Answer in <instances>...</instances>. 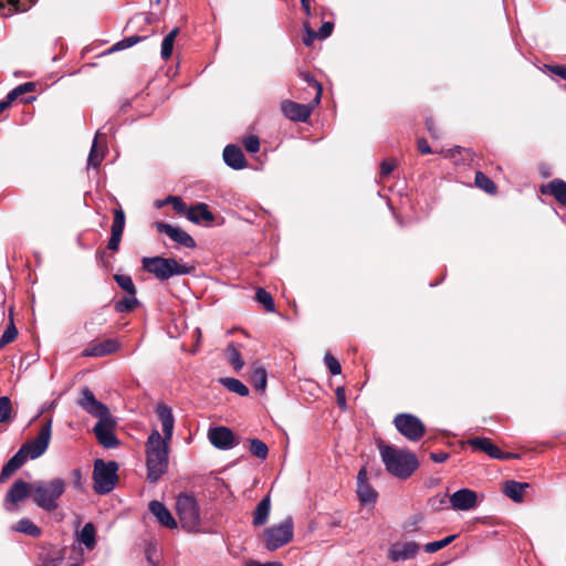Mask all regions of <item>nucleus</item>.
Wrapping results in <instances>:
<instances>
[{"label":"nucleus","instance_id":"6ab92c4d","mask_svg":"<svg viewBox=\"0 0 566 566\" xmlns=\"http://www.w3.org/2000/svg\"><path fill=\"white\" fill-rule=\"evenodd\" d=\"M119 343L116 339L109 338L99 343H92L83 352L85 357H103L111 355L119 349Z\"/></svg>","mask_w":566,"mask_h":566},{"label":"nucleus","instance_id":"864d4df0","mask_svg":"<svg viewBox=\"0 0 566 566\" xmlns=\"http://www.w3.org/2000/svg\"><path fill=\"white\" fill-rule=\"evenodd\" d=\"M545 69L548 70L551 73H553L566 81V66L565 65L545 64ZM564 90L566 91V84L564 85Z\"/></svg>","mask_w":566,"mask_h":566},{"label":"nucleus","instance_id":"b1692460","mask_svg":"<svg viewBox=\"0 0 566 566\" xmlns=\"http://www.w3.org/2000/svg\"><path fill=\"white\" fill-rule=\"evenodd\" d=\"M36 0H0V14L8 17L28 11Z\"/></svg>","mask_w":566,"mask_h":566},{"label":"nucleus","instance_id":"4468645a","mask_svg":"<svg viewBox=\"0 0 566 566\" xmlns=\"http://www.w3.org/2000/svg\"><path fill=\"white\" fill-rule=\"evenodd\" d=\"M208 438L210 443L220 450H229L235 446L234 436L227 427H216L210 429Z\"/></svg>","mask_w":566,"mask_h":566},{"label":"nucleus","instance_id":"4c0bfd02","mask_svg":"<svg viewBox=\"0 0 566 566\" xmlns=\"http://www.w3.org/2000/svg\"><path fill=\"white\" fill-rule=\"evenodd\" d=\"M457 537H458V534H452V535H449L440 541L427 543L424 545V551L430 554L436 553V552L444 548L449 544H451Z\"/></svg>","mask_w":566,"mask_h":566},{"label":"nucleus","instance_id":"bf43d9fd","mask_svg":"<svg viewBox=\"0 0 566 566\" xmlns=\"http://www.w3.org/2000/svg\"><path fill=\"white\" fill-rule=\"evenodd\" d=\"M396 167V164L391 160H384L381 164H380V176L381 177H387L389 176L392 170L395 169Z\"/></svg>","mask_w":566,"mask_h":566},{"label":"nucleus","instance_id":"6e6d98bb","mask_svg":"<svg viewBox=\"0 0 566 566\" xmlns=\"http://www.w3.org/2000/svg\"><path fill=\"white\" fill-rule=\"evenodd\" d=\"M333 29H334L333 22H329V21L324 22L322 24V27L319 28V30L317 31L318 39H321V40L327 39L332 34Z\"/></svg>","mask_w":566,"mask_h":566},{"label":"nucleus","instance_id":"cd10ccee","mask_svg":"<svg viewBox=\"0 0 566 566\" xmlns=\"http://www.w3.org/2000/svg\"><path fill=\"white\" fill-rule=\"evenodd\" d=\"M78 539L88 549H93L96 544V532L93 523H86L78 533Z\"/></svg>","mask_w":566,"mask_h":566},{"label":"nucleus","instance_id":"423d86ee","mask_svg":"<svg viewBox=\"0 0 566 566\" xmlns=\"http://www.w3.org/2000/svg\"><path fill=\"white\" fill-rule=\"evenodd\" d=\"M176 510L180 523L187 531H197L200 526V509L196 497L181 493L176 500Z\"/></svg>","mask_w":566,"mask_h":566},{"label":"nucleus","instance_id":"79ce46f5","mask_svg":"<svg viewBox=\"0 0 566 566\" xmlns=\"http://www.w3.org/2000/svg\"><path fill=\"white\" fill-rule=\"evenodd\" d=\"M145 38L143 36H139V35H130L128 38H125L118 42H116L111 49H109V52H117V51H122V50H125V49H128V48H132L133 45L139 43L142 40H144Z\"/></svg>","mask_w":566,"mask_h":566},{"label":"nucleus","instance_id":"052dcab7","mask_svg":"<svg viewBox=\"0 0 566 566\" xmlns=\"http://www.w3.org/2000/svg\"><path fill=\"white\" fill-rule=\"evenodd\" d=\"M120 240H122L120 234L111 233V238L108 240L107 248L112 251H117L119 248Z\"/></svg>","mask_w":566,"mask_h":566},{"label":"nucleus","instance_id":"5fc2aeb1","mask_svg":"<svg viewBox=\"0 0 566 566\" xmlns=\"http://www.w3.org/2000/svg\"><path fill=\"white\" fill-rule=\"evenodd\" d=\"M305 36L303 39V43L306 46H310L313 41L318 38V33L311 29L308 23H304Z\"/></svg>","mask_w":566,"mask_h":566},{"label":"nucleus","instance_id":"a878e982","mask_svg":"<svg viewBox=\"0 0 566 566\" xmlns=\"http://www.w3.org/2000/svg\"><path fill=\"white\" fill-rule=\"evenodd\" d=\"M528 488V483L510 480L504 483L503 493L512 501L520 503L523 501V494Z\"/></svg>","mask_w":566,"mask_h":566},{"label":"nucleus","instance_id":"774afa93","mask_svg":"<svg viewBox=\"0 0 566 566\" xmlns=\"http://www.w3.org/2000/svg\"><path fill=\"white\" fill-rule=\"evenodd\" d=\"M251 566H283L280 562H269V563H255Z\"/></svg>","mask_w":566,"mask_h":566},{"label":"nucleus","instance_id":"f704fd0d","mask_svg":"<svg viewBox=\"0 0 566 566\" xmlns=\"http://www.w3.org/2000/svg\"><path fill=\"white\" fill-rule=\"evenodd\" d=\"M18 336V329L13 322L12 312H10V323L4 329L0 338V348H3L8 344L12 343Z\"/></svg>","mask_w":566,"mask_h":566},{"label":"nucleus","instance_id":"13d9d810","mask_svg":"<svg viewBox=\"0 0 566 566\" xmlns=\"http://www.w3.org/2000/svg\"><path fill=\"white\" fill-rule=\"evenodd\" d=\"M171 206L174 208V210L179 213V214H184L186 213L187 214V206L186 203L181 200V198L177 197V198H171Z\"/></svg>","mask_w":566,"mask_h":566},{"label":"nucleus","instance_id":"6e6552de","mask_svg":"<svg viewBox=\"0 0 566 566\" xmlns=\"http://www.w3.org/2000/svg\"><path fill=\"white\" fill-rule=\"evenodd\" d=\"M394 423L396 429L410 441L420 440L426 431L421 420L410 413L397 415Z\"/></svg>","mask_w":566,"mask_h":566},{"label":"nucleus","instance_id":"7c9ffc66","mask_svg":"<svg viewBox=\"0 0 566 566\" xmlns=\"http://www.w3.org/2000/svg\"><path fill=\"white\" fill-rule=\"evenodd\" d=\"M220 382L231 392H234L241 397H245L249 395L248 387L237 378H221Z\"/></svg>","mask_w":566,"mask_h":566},{"label":"nucleus","instance_id":"7ed1b4c3","mask_svg":"<svg viewBox=\"0 0 566 566\" xmlns=\"http://www.w3.org/2000/svg\"><path fill=\"white\" fill-rule=\"evenodd\" d=\"M64 491L65 481L61 478H55L50 481H35L32 483L33 502L48 512L57 509V501Z\"/></svg>","mask_w":566,"mask_h":566},{"label":"nucleus","instance_id":"a211bd4d","mask_svg":"<svg viewBox=\"0 0 566 566\" xmlns=\"http://www.w3.org/2000/svg\"><path fill=\"white\" fill-rule=\"evenodd\" d=\"M93 431L98 440V442L107 449L116 448L119 444V441L114 434L113 428L108 420L98 421Z\"/></svg>","mask_w":566,"mask_h":566},{"label":"nucleus","instance_id":"473e14b6","mask_svg":"<svg viewBox=\"0 0 566 566\" xmlns=\"http://www.w3.org/2000/svg\"><path fill=\"white\" fill-rule=\"evenodd\" d=\"M227 357L230 365L234 368L235 371H239L244 366V360L233 343H230L227 347Z\"/></svg>","mask_w":566,"mask_h":566},{"label":"nucleus","instance_id":"c85d7f7f","mask_svg":"<svg viewBox=\"0 0 566 566\" xmlns=\"http://www.w3.org/2000/svg\"><path fill=\"white\" fill-rule=\"evenodd\" d=\"M250 381L255 390L264 391L268 384V374L264 367L255 366L252 370Z\"/></svg>","mask_w":566,"mask_h":566},{"label":"nucleus","instance_id":"aec40b11","mask_svg":"<svg viewBox=\"0 0 566 566\" xmlns=\"http://www.w3.org/2000/svg\"><path fill=\"white\" fill-rule=\"evenodd\" d=\"M148 509L160 525L170 530L177 527L176 520L163 502L154 500L149 502Z\"/></svg>","mask_w":566,"mask_h":566},{"label":"nucleus","instance_id":"de8ad7c7","mask_svg":"<svg viewBox=\"0 0 566 566\" xmlns=\"http://www.w3.org/2000/svg\"><path fill=\"white\" fill-rule=\"evenodd\" d=\"M87 413H90L93 417L98 418L99 419L98 421L109 420V410H108L107 406L101 401H97V403H95V406L91 410H88Z\"/></svg>","mask_w":566,"mask_h":566},{"label":"nucleus","instance_id":"9b49d317","mask_svg":"<svg viewBox=\"0 0 566 566\" xmlns=\"http://www.w3.org/2000/svg\"><path fill=\"white\" fill-rule=\"evenodd\" d=\"M468 443L478 451L486 453L492 459L506 460L517 458L516 454L505 453L501 451L489 438L475 437L468 441Z\"/></svg>","mask_w":566,"mask_h":566},{"label":"nucleus","instance_id":"5701e85b","mask_svg":"<svg viewBox=\"0 0 566 566\" xmlns=\"http://www.w3.org/2000/svg\"><path fill=\"white\" fill-rule=\"evenodd\" d=\"M187 218L193 223L207 222L210 223L214 220L213 213L209 210L207 203L199 202L193 207H190L187 211Z\"/></svg>","mask_w":566,"mask_h":566},{"label":"nucleus","instance_id":"39448f33","mask_svg":"<svg viewBox=\"0 0 566 566\" xmlns=\"http://www.w3.org/2000/svg\"><path fill=\"white\" fill-rule=\"evenodd\" d=\"M117 471V462L96 459L93 470L94 491L101 495L111 493L118 480Z\"/></svg>","mask_w":566,"mask_h":566},{"label":"nucleus","instance_id":"37998d69","mask_svg":"<svg viewBox=\"0 0 566 566\" xmlns=\"http://www.w3.org/2000/svg\"><path fill=\"white\" fill-rule=\"evenodd\" d=\"M114 280L118 284V286L126 291L128 294H136L135 284L129 275L115 274Z\"/></svg>","mask_w":566,"mask_h":566},{"label":"nucleus","instance_id":"393cba45","mask_svg":"<svg viewBox=\"0 0 566 566\" xmlns=\"http://www.w3.org/2000/svg\"><path fill=\"white\" fill-rule=\"evenodd\" d=\"M543 193L552 195L560 205L566 207V182L562 179H554L542 187Z\"/></svg>","mask_w":566,"mask_h":566},{"label":"nucleus","instance_id":"c9c22d12","mask_svg":"<svg viewBox=\"0 0 566 566\" xmlns=\"http://www.w3.org/2000/svg\"><path fill=\"white\" fill-rule=\"evenodd\" d=\"M474 182L476 187L484 190L486 193L493 195L496 192L495 184L481 171L475 174Z\"/></svg>","mask_w":566,"mask_h":566},{"label":"nucleus","instance_id":"f257e3e1","mask_svg":"<svg viewBox=\"0 0 566 566\" xmlns=\"http://www.w3.org/2000/svg\"><path fill=\"white\" fill-rule=\"evenodd\" d=\"M156 413L161 422L164 436L158 430H153L146 442L147 480L150 483H156L168 470V444L175 427V417L170 407L158 403Z\"/></svg>","mask_w":566,"mask_h":566},{"label":"nucleus","instance_id":"f3484780","mask_svg":"<svg viewBox=\"0 0 566 566\" xmlns=\"http://www.w3.org/2000/svg\"><path fill=\"white\" fill-rule=\"evenodd\" d=\"M419 545L416 542L392 544L388 551V558L391 562L407 560L416 557Z\"/></svg>","mask_w":566,"mask_h":566},{"label":"nucleus","instance_id":"9d476101","mask_svg":"<svg viewBox=\"0 0 566 566\" xmlns=\"http://www.w3.org/2000/svg\"><path fill=\"white\" fill-rule=\"evenodd\" d=\"M29 495L32 496V484H29L23 480H17L7 492L4 509L9 512L14 511L13 505L23 501Z\"/></svg>","mask_w":566,"mask_h":566},{"label":"nucleus","instance_id":"69168bd1","mask_svg":"<svg viewBox=\"0 0 566 566\" xmlns=\"http://www.w3.org/2000/svg\"><path fill=\"white\" fill-rule=\"evenodd\" d=\"M73 478H74V486L76 489H81L82 488V474L78 469L73 471Z\"/></svg>","mask_w":566,"mask_h":566},{"label":"nucleus","instance_id":"a18cd8bd","mask_svg":"<svg viewBox=\"0 0 566 566\" xmlns=\"http://www.w3.org/2000/svg\"><path fill=\"white\" fill-rule=\"evenodd\" d=\"M12 412L11 400L7 396L0 397V422L4 423L10 421Z\"/></svg>","mask_w":566,"mask_h":566},{"label":"nucleus","instance_id":"a19ab883","mask_svg":"<svg viewBox=\"0 0 566 566\" xmlns=\"http://www.w3.org/2000/svg\"><path fill=\"white\" fill-rule=\"evenodd\" d=\"M256 301L262 304L266 312H274V301L272 295L264 289L259 287L255 294Z\"/></svg>","mask_w":566,"mask_h":566},{"label":"nucleus","instance_id":"0eeeda50","mask_svg":"<svg viewBox=\"0 0 566 566\" xmlns=\"http://www.w3.org/2000/svg\"><path fill=\"white\" fill-rule=\"evenodd\" d=\"M294 524L292 516H286L280 524L264 530L263 538L266 549L273 552L286 545L293 538Z\"/></svg>","mask_w":566,"mask_h":566},{"label":"nucleus","instance_id":"603ef678","mask_svg":"<svg viewBox=\"0 0 566 566\" xmlns=\"http://www.w3.org/2000/svg\"><path fill=\"white\" fill-rule=\"evenodd\" d=\"M243 145L247 151L255 154L260 150V139L258 136L251 135L244 138Z\"/></svg>","mask_w":566,"mask_h":566},{"label":"nucleus","instance_id":"3c124183","mask_svg":"<svg viewBox=\"0 0 566 566\" xmlns=\"http://www.w3.org/2000/svg\"><path fill=\"white\" fill-rule=\"evenodd\" d=\"M303 78L316 91L314 102L318 104L322 97V85L310 73L303 74Z\"/></svg>","mask_w":566,"mask_h":566},{"label":"nucleus","instance_id":"2eb2a0df","mask_svg":"<svg viewBox=\"0 0 566 566\" xmlns=\"http://www.w3.org/2000/svg\"><path fill=\"white\" fill-rule=\"evenodd\" d=\"M312 106L298 104L289 99L281 103V111L285 117L294 122H306L312 114Z\"/></svg>","mask_w":566,"mask_h":566},{"label":"nucleus","instance_id":"680f3d73","mask_svg":"<svg viewBox=\"0 0 566 566\" xmlns=\"http://www.w3.org/2000/svg\"><path fill=\"white\" fill-rule=\"evenodd\" d=\"M430 502H431L432 507H434L436 510H440L448 502L447 495L436 496V497L431 499Z\"/></svg>","mask_w":566,"mask_h":566},{"label":"nucleus","instance_id":"412c9836","mask_svg":"<svg viewBox=\"0 0 566 566\" xmlns=\"http://www.w3.org/2000/svg\"><path fill=\"white\" fill-rule=\"evenodd\" d=\"M223 160L227 166L234 170H241L248 165L242 149L235 145H227L224 147Z\"/></svg>","mask_w":566,"mask_h":566},{"label":"nucleus","instance_id":"4d7b16f0","mask_svg":"<svg viewBox=\"0 0 566 566\" xmlns=\"http://www.w3.org/2000/svg\"><path fill=\"white\" fill-rule=\"evenodd\" d=\"M337 405L342 410H346L347 402H346V394L344 387H337L335 390Z\"/></svg>","mask_w":566,"mask_h":566},{"label":"nucleus","instance_id":"09e8293b","mask_svg":"<svg viewBox=\"0 0 566 566\" xmlns=\"http://www.w3.org/2000/svg\"><path fill=\"white\" fill-rule=\"evenodd\" d=\"M324 363L333 376L339 375L342 373V366L339 361L331 353L325 354Z\"/></svg>","mask_w":566,"mask_h":566},{"label":"nucleus","instance_id":"338daca9","mask_svg":"<svg viewBox=\"0 0 566 566\" xmlns=\"http://www.w3.org/2000/svg\"><path fill=\"white\" fill-rule=\"evenodd\" d=\"M426 125H427V129L431 134V136L432 137H438V134H437V130H436V127H434V123H433V120L431 118L427 119Z\"/></svg>","mask_w":566,"mask_h":566},{"label":"nucleus","instance_id":"dca6fc26","mask_svg":"<svg viewBox=\"0 0 566 566\" xmlns=\"http://www.w3.org/2000/svg\"><path fill=\"white\" fill-rule=\"evenodd\" d=\"M357 495L361 504H374L378 497V493L368 483L366 468H361L357 474Z\"/></svg>","mask_w":566,"mask_h":566},{"label":"nucleus","instance_id":"20e7f679","mask_svg":"<svg viewBox=\"0 0 566 566\" xmlns=\"http://www.w3.org/2000/svg\"><path fill=\"white\" fill-rule=\"evenodd\" d=\"M143 269L151 273L160 281H167L175 275L190 274L195 268L192 265L181 264L172 258L151 256L143 258Z\"/></svg>","mask_w":566,"mask_h":566},{"label":"nucleus","instance_id":"8fccbe9b","mask_svg":"<svg viewBox=\"0 0 566 566\" xmlns=\"http://www.w3.org/2000/svg\"><path fill=\"white\" fill-rule=\"evenodd\" d=\"M34 90H35V84L33 82L23 83V84L17 86L15 88H13L9 93V99H15L25 93L33 92Z\"/></svg>","mask_w":566,"mask_h":566},{"label":"nucleus","instance_id":"4be33fe9","mask_svg":"<svg viewBox=\"0 0 566 566\" xmlns=\"http://www.w3.org/2000/svg\"><path fill=\"white\" fill-rule=\"evenodd\" d=\"M28 454L22 451L20 448L18 452L8 460V462L2 467L0 473V482L9 479L17 470H19L28 460Z\"/></svg>","mask_w":566,"mask_h":566},{"label":"nucleus","instance_id":"ea45409f","mask_svg":"<svg viewBox=\"0 0 566 566\" xmlns=\"http://www.w3.org/2000/svg\"><path fill=\"white\" fill-rule=\"evenodd\" d=\"M250 452L261 459V460H264L266 459L268 457V453H269V449H268V446L259 440V439H251L250 440Z\"/></svg>","mask_w":566,"mask_h":566},{"label":"nucleus","instance_id":"e2e57ef3","mask_svg":"<svg viewBox=\"0 0 566 566\" xmlns=\"http://www.w3.org/2000/svg\"><path fill=\"white\" fill-rule=\"evenodd\" d=\"M430 458L433 462H437V463H443L444 461L448 460L449 458V454L447 452H443V451H440V452H432L430 454Z\"/></svg>","mask_w":566,"mask_h":566},{"label":"nucleus","instance_id":"0e129e2a","mask_svg":"<svg viewBox=\"0 0 566 566\" xmlns=\"http://www.w3.org/2000/svg\"><path fill=\"white\" fill-rule=\"evenodd\" d=\"M418 150L422 154V155H427V154H431L432 150L428 144V142L424 139V138H420L418 140Z\"/></svg>","mask_w":566,"mask_h":566},{"label":"nucleus","instance_id":"c03bdc74","mask_svg":"<svg viewBox=\"0 0 566 566\" xmlns=\"http://www.w3.org/2000/svg\"><path fill=\"white\" fill-rule=\"evenodd\" d=\"M423 522V516L421 514H415L409 517L402 525V530L406 533H417L420 531V524Z\"/></svg>","mask_w":566,"mask_h":566},{"label":"nucleus","instance_id":"58836bf2","mask_svg":"<svg viewBox=\"0 0 566 566\" xmlns=\"http://www.w3.org/2000/svg\"><path fill=\"white\" fill-rule=\"evenodd\" d=\"M101 136H102V134L99 132H97L95 135V139L93 142V145H92L91 151L88 154V158H87V165L90 167L97 168L103 160L104 155L97 153V139Z\"/></svg>","mask_w":566,"mask_h":566},{"label":"nucleus","instance_id":"f03ea898","mask_svg":"<svg viewBox=\"0 0 566 566\" xmlns=\"http://www.w3.org/2000/svg\"><path fill=\"white\" fill-rule=\"evenodd\" d=\"M379 453L387 472L395 478L406 480L411 476L419 467L417 457L408 450L380 444Z\"/></svg>","mask_w":566,"mask_h":566},{"label":"nucleus","instance_id":"49530a36","mask_svg":"<svg viewBox=\"0 0 566 566\" xmlns=\"http://www.w3.org/2000/svg\"><path fill=\"white\" fill-rule=\"evenodd\" d=\"M125 227V213L122 209L115 210L111 233L123 235Z\"/></svg>","mask_w":566,"mask_h":566},{"label":"nucleus","instance_id":"f8f14e48","mask_svg":"<svg viewBox=\"0 0 566 566\" xmlns=\"http://www.w3.org/2000/svg\"><path fill=\"white\" fill-rule=\"evenodd\" d=\"M156 228L158 232L167 234L172 241L185 248L193 249L196 247L193 238L179 227L164 222H157Z\"/></svg>","mask_w":566,"mask_h":566},{"label":"nucleus","instance_id":"bb28decb","mask_svg":"<svg viewBox=\"0 0 566 566\" xmlns=\"http://www.w3.org/2000/svg\"><path fill=\"white\" fill-rule=\"evenodd\" d=\"M271 511V499L270 495L264 496L256 505L253 512L252 524L254 526L264 525L270 516Z\"/></svg>","mask_w":566,"mask_h":566},{"label":"nucleus","instance_id":"c756f323","mask_svg":"<svg viewBox=\"0 0 566 566\" xmlns=\"http://www.w3.org/2000/svg\"><path fill=\"white\" fill-rule=\"evenodd\" d=\"M179 33L178 28H174L163 40L161 42V50H160V56L163 60L167 61L170 59L174 50V44L176 41V38Z\"/></svg>","mask_w":566,"mask_h":566},{"label":"nucleus","instance_id":"72a5a7b5","mask_svg":"<svg viewBox=\"0 0 566 566\" xmlns=\"http://www.w3.org/2000/svg\"><path fill=\"white\" fill-rule=\"evenodd\" d=\"M136 294H127L122 300L115 303V310L119 313L132 312L139 305Z\"/></svg>","mask_w":566,"mask_h":566},{"label":"nucleus","instance_id":"e433bc0d","mask_svg":"<svg viewBox=\"0 0 566 566\" xmlns=\"http://www.w3.org/2000/svg\"><path fill=\"white\" fill-rule=\"evenodd\" d=\"M97 401L98 400L95 398V396H94V394L92 392L91 389H88L87 387L82 389L81 398L78 400V405L86 412H88V410H91L95 406V403H97Z\"/></svg>","mask_w":566,"mask_h":566},{"label":"nucleus","instance_id":"2f4dec72","mask_svg":"<svg viewBox=\"0 0 566 566\" xmlns=\"http://www.w3.org/2000/svg\"><path fill=\"white\" fill-rule=\"evenodd\" d=\"M13 530L19 533L28 534L32 537L41 535V528L36 526L31 520L22 518L14 526Z\"/></svg>","mask_w":566,"mask_h":566},{"label":"nucleus","instance_id":"ddd939ff","mask_svg":"<svg viewBox=\"0 0 566 566\" xmlns=\"http://www.w3.org/2000/svg\"><path fill=\"white\" fill-rule=\"evenodd\" d=\"M451 507L457 511H470L478 504L476 492L470 489L455 491L450 497Z\"/></svg>","mask_w":566,"mask_h":566},{"label":"nucleus","instance_id":"1a4fd4ad","mask_svg":"<svg viewBox=\"0 0 566 566\" xmlns=\"http://www.w3.org/2000/svg\"><path fill=\"white\" fill-rule=\"evenodd\" d=\"M52 433V419H48L38 436L30 442L24 443L21 449L28 458L34 460L40 458L46 450L51 440Z\"/></svg>","mask_w":566,"mask_h":566}]
</instances>
